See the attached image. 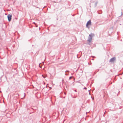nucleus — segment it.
Masks as SVG:
<instances>
[{
  "instance_id": "f257e3e1",
  "label": "nucleus",
  "mask_w": 123,
  "mask_h": 123,
  "mask_svg": "<svg viewBox=\"0 0 123 123\" xmlns=\"http://www.w3.org/2000/svg\"><path fill=\"white\" fill-rule=\"evenodd\" d=\"M93 36V35L92 34H90L89 36V37L88 38V42H89V43H91V42L92 41V37Z\"/></svg>"
},
{
  "instance_id": "f03ea898",
  "label": "nucleus",
  "mask_w": 123,
  "mask_h": 123,
  "mask_svg": "<svg viewBox=\"0 0 123 123\" xmlns=\"http://www.w3.org/2000/svg\"><path fill=\"white\" fill-rule=\"evenodd\" d=\"M91 25V22L90 20H89L86 24V26L88 28H89V26Z\"/></svg>"
},
{
  "instance_id": "7ed1b4c3",
  "label": "nucleus",
  "mask_w": 123,
  "mask_h": 123,
  "mask_svg": "<svg viewBox=\"0 0 123 123\" xmlns=\"http://www.w3.org/2000/svg\"><path fill=\"white\" fill-rule=\"evenodd\" d=\"M12 15H11L10 14H9L7 16V17L8 18V20L9 21H11L12 17Z\"/></svg>"
},
{
  "instance_id": "20e7f679",
  "label": "nucleus",
  "mask_w": 123,
  "mask_h": 123,
  "mask_svg": "<svg viewBox=\"0 0 123 123\" xmlns=\"http://www.w3.org/2000/svg\"><path fill=\"white\" fill-rule=\"evenodd\" d=\"M115 58L114 57L111 58L110 61V62H113L115 60Z\"/></svg>"
},
{
  "instance_id": "39448f33",
  "label": "nucleus",
  "mask_w": 123,
  "mask_h": 123,
  "mask_svg": "<svg viewBox=\"0 0 123 123\" xmlns=\"http://www.w3.org/2000/svg\"><path fill=\"white\" fill-rule=\"evenodd\" d=\"M73 77H69V80H70Z\"/></svg>"
},
{
  "instance_id": "423d86ee",
  "label": "nucleus",
  "mask_w": 123,
  "mask_h": 123,
  "mask_svg": "<svg viewBox=\"0 0 123 123\" xmlns=\"http://www.w3.org/2000/svg\"><path fill=\"white\" fill-rule=\"evenodd\" d=\"M39 67L40 68H41V66H40V64H39Z\"/></svg>"
},
{
  "instance_id": "0eeeda50",
  "label": "nucleus",
  "mask_w": 123,
  "mask_h": 123,
  "mask_svg": "<svg viewBox=\"0 0 123 123\" xmlns=\"http://www.w3.org/2000/svg\"><path fill=\"white\" fill-rule=\"evenodd\" d=\"M42 76H43V77L44 78H45V77H44V76H43V75H42Z\"/></svg>"
}]
</instances>
